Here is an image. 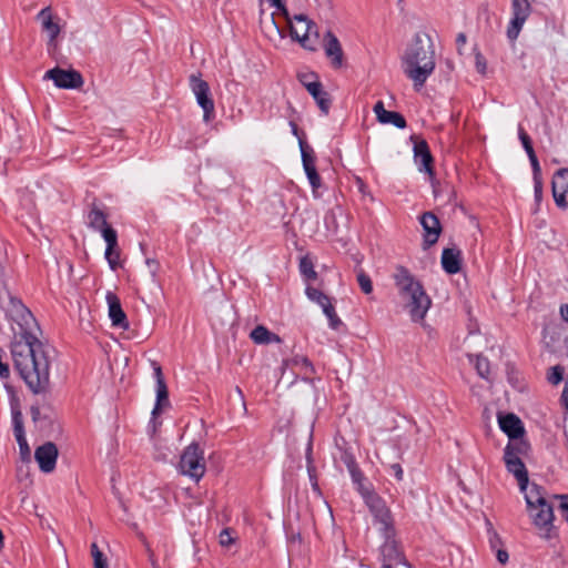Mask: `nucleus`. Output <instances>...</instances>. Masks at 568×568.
I'll return each instance as SVG.
<instances>
[{"instance_id": "44", "label": "nucleus", "mask_w": 568, "mask_h": 568, "mask_svg": "<svg viewBox=\"0 0 568 568\" xmlns=\"http://www.w3.org/2000/svg\"><path fill=\"white\" fill-rule=\"evenodd\" d=\"M527 155H528V158L530 160V163H531L534 178H541V170H540V165H539L538 159H537V156L535 154V151L528 153Z\"/></svg>"}, {"instance_id": "3", "label": "nucleus", "mask_w": 568, "mask_h": 568, "mask_svg": "<svg viewBox=\"0 0 568 568\" xmlns=\"http://www.w3.org/2000/svg\"><path fill=\"white\" fill-rule=\"evenodd\" d=\"M403 308L415 323H422L432 306L423 284L407 268L398 266L393 275Z\"/></svg>"}, {"instance_id": "14", "label": "nucleus", "mask_w": 568, "mask_h": 568, "mask_svg": "<svg viewBox=\"0 0 568 568\" xmlns=\"http://www.w3.org/2000/svg\"><path fill=\"white\" fill-rule=\"evenodd\" d=\"M306 296L317 305H320L323 310V313L326 315L329 326L334 329H336L341 325V320L337 316L335 308L327 295H325L320 290L307 286L305 290Z\"/></svg>"}, {"instance_id": "21", "label": "nucleus", "mask_w": 568, "mask_h": 568, "mask_svg": "<svg viewBox=\"0 0 568 568\" xmlns=\"http://www.w3.org/2000/svg\"><path fill=\"white\" fill-rule=\"evenodd\" d=\"M412 140L414 141V160L418 165L419 171H424L429 174V176H433V156L430 154L427 142L414 136Z\"/></svg>"}, {"instance_id": "2", "label": "nucleus", "mask_w": 568, "mask_h": 568, "mask_svg": "<svg viewBox=\"0 0 568 568\" xmlns=\"http://www.w3.org/2000/svg\"><path fill=\"white\" fill-rule=\"evenodd\" d=\"M402 68L416 89H420L435 70V50L430 36L417 32L402 57Z\"/></svg>"}, {"instance_id": "52", "label": "nucleus", "mask_w": 568, "mask_h": 568, "mask_svg": "<svg viewBox=\"0 0 568 568\" xmlns=\"http://www.w3.org/2000/svg\"><path fill=\"white\" fill-rule=\"evenodd\" d=\"M31 415H32L33 420H37V418L40 415V409L38 407H32L31 408Z\"/></svg>"}, {"instance_id": "6", "label": "nucleus", "mask_w": 568, "mask_h": 568, "mask_svg": "<svg viewBox=\"0 0 568 568\" xmlns=\"http://www.w3.org/2000/svg\"><path fill=\"white\" fill-rule=\"evenodd\" d=\"M290 31L293 39L306 49L314 51L317 47L320 33L316 26L305 16H295L290 21Z\"/></svg>"}, {"instance_id": "17", "label": "nucleus", "mask_w": 568, "mask_h": 568, "mask_svg": "<svg viewBox=\"0 0 568 568\" xmlns=\"http://www.w3.org/2000/svg\"><path fill=\"white\" fill-rule=\"evenodd\" d=\"M323 49L334 69H341L344 65V52L341 42L331 31L324 34Z\"/></svg>"}, {"instance_id": "34", "label": "nucleus", "mask_w": 568, "mask_h": 568, "mask_svg": "<svg viewBox=\"0 0 568 568\" xmlns=\"http://www.w3.org/2000/svg\"><path fill=\"white\" fill-rule=\"evenodd\" d=\"M297 78L302 85L307 90V92L322 83L318 79V75L314 72H301L298 73Z\"/></svg>"}, {"instance_id": "48", "label": "nucleus", "mask_w": 568, "mask_h": 568, "mask_svg": "<svg viewBox=\"0 0 568 568\" xmlns=\"http://www.w3.org/2000/svg\"><path fill=\"white\" fill-rule=\"evenodd\" d=\"M390 469L398 480L403 479V469L399 464H393Z\"/></svg>"}, {"instance_id": "26", "label": "nucleus", "mask_w": 568, "mask_h": 568, "mask_svg": "<svg viewBox=\"0 0 568 568\" xmlns=\"http://www.w3.org/2000/svg\"><path fill=\"white\" fill-rule=\"evenodd\" d=\"M154 376L156 379V404L153 409V415L158 414L162 408L169 405L168 387L162 375V369L159 365L154 367Z\"/></svg>"}, {"instance_id": "42", "label": "nucleus", "mask_w": 568, "mask_h": 568, "mask_svg": "<svg viewBox=\"0 0 568 568\" xmlns=\"http://www.w3.org/2000/svg\"><path fill=\"white\" fill-rule=\"evenodd\" d=\"M518 134H519V139L523 143V146L525 149V151L528 153L532 152L534 149H532V145H531V141H530V138L528 136V134L524 131L523 128H519L518 130Z\"/></svg>"}, {"instance_id": "10", "label": "nucleus", "mask_w": 568, "mask_h": 568, "mask_svg": "<svg viewBox=\"0 0 568 568\" xmlns=\"http://www.w3.org/2000/svg\"><path fill=\"white\" fill-rule=\"evenodd\" d=\"M534 0H511V18L509 20L506 36L510 42H515L526 21L532 12Z\"/></svg>"}, {"instance_id": "7", "label": "nucleus", "mask_w": 568, "mask_h": 568, "mask_svg": "<svg viewBox=\"0 0 568 568\" xmlns=\"http://www.w3.org/2000/svg\"><path fill=\"white\" fill-rule=\"evenodd\" d=\"M526 449V443H509L504 453V460L507 467V470L511 473L519 485L521 491H525L528 487V473L527 469L519 458V454L524 453Z\"/></svg>"}, {"instance_id": "53", "label": "nucleus", "mask_w": 568, "mask_h": 568, "mask_svg": "<svg viewBox=\"0 0 568 568\" xmlns=\"http://www.w3.org/2000/svg\"><path fill=\"white\" fill-rule=\"evenodd\" d=\"M236 394H239L241 397H243V393L240 387H236Z\"/></svg>"}, {"instance_id": "41", "label": "nucleus", "mask_w": 568, "mask_h": 568, "mask_svg": "<svg viewBox=\"0 0 568 568\" xmlns=\"http://www.w3.org/2000/svg\"><path fill=\"white\" fill-rule=\"evenodd\" d=\"M351 476H352V479H353L354 484L356 485V489L361 494V487H367L364 484V476H363V474L357 468L354 467V468L351 469Z\"/></svg>"}, {"instance_id": "43", "label": "nucleus", "mask_w": 568, "mask_h": 568, "mask_svg": "<svg viewBox=\"0 0 568 568\" xmlns=\"http://www.w3.org/2000/svg\"><path fill=\"white\" fill-rule=\"evenodd\" d=\"M219 541L221 546L229 547L234 542V538L229 529H224L220 532Z\"/></svg>"}, {"instance_id": "39", "label": "nucleus", "mask_w": 568, "mask_h": 568, "mask_svg": "<svg viewBox=\"0 0 568 568\" xmlns=\"http://www.w3.org/2000/svg\"><path fill=\"white\" fill-rule=\"evenodd\" d=\"M357 282L359 284L361 290L365 294H371L373 292V284L368 275H366L364 272H359L357 274Z\"/></svg>"}, {"instance_id": "4", "label": "nucleus", "mask_w": 568, "mask_h": 568, "mask_svg": "<svg viewBox=\"0 0 568 568\" xmlns=\"http://www.w3.org/2000/svg\"><path fill=\"white\" fill-rule=\"evenodd\" d=\"M36 20L40 23L42 31L47 36V51L50 55H55L60 50L59 38L62 33L63 26L61 19L53 12L50 6L41 9L36 16Z\"/></svg>"}, {"instance_id": "45", "label": "nucleus", "mask_w": 568, "mask_h": 568, "mask_svg": "<svg viewBox=\"0 0 568 568\" xmlns=\"http://www.w3.org/2000/svg\"><path fill=\"white\" fill-rule=\"evenodd\" d=\"M560 500L559 510L561 511L562 517L568 523V495H559L555 496Z\"/></svg>"}, {"instance_id": "18", "label": "nucleus", "mask_w": 568, "mask_h": 568, "mask_svg": "<svg viewBox=\"0 0 568 568\" xmlns=\"http://www.w3.org/2000/svg\"><path fill=\"white\" fill-rule=\"evenodd\" d=\"M420 224L424 230V248H428L438 241L442 225L438 217L432 212H426L420 216Z\"/></svg>"}, {"instance_id": "28", "label": "nucleus", "mask_w": 568, "mask_h": 568, "mask_svg": "<svg viewBox=\"0 0 568 568\" xmlns=\"http://www.w3.org/2000/svg\"><path fill=\"white\" fill-rule=\"evenodd\" d=\"M89 226L95 231H100L102 237L106 230H113L106 222V215L97 206H93L88 214Z\"/></svg>"}, {"instance_id": "16", "label": "nucleus", "mask_w": 568, "mask_h": 568, "mask_svg": "<svg viewBox=\"0 0 568 568\" xmlns=\"http://www.w3.org/2000/svg\"><path fill=\"white\" fill-rule=\"evenodd\" d=\"M551 191L556 205L559 209L568 207V169H559L551 181Z\"/></svg>"}, {"instance_id": "5", "label": "nucleus", "mask_w": 568, "mask_h": 568, "mask_svg": "<svg viewBox=\"0 0 568 568\" xmlns=\"http://www.w3.org/2000/svg\"><path fill=\"white\" fill-rule=\"evenodd\" d=\"M179 470L182 475L199 481L205 474L206 466L202 449L197 444L189 445L181 455Z\"/></svg>"}, {"instance_id": "38", "label": "nucleus", "mask_w": 568, "mask_h": 568, "mask_svg": "<svg viewBox=\"0 0 568 568\" xmlns=\"http://www.w3.org/2000/svg\"><path fill=\"white\" fill-rule=\"evenodd\" d=\"M300 146L302 153L303 168L306 166V163L310 165L315 164V156L313 155L312 149L305 145L302 141L300 142Z\"/></svg>"}, {"instance_id": "12", "label": "nucleus", "mask_w": 568, "mask_h": 568, "mask_svg": "<svg viewBox=\"0 0 568 568\" xmlns=\"http://www.w3.org/2000/svg\"><path fill=\"white\" fill-rule=\"evenodd\" d=\"M11 422L13 427V435L19 445L20 455L22 459H29L31 449L26 438L23 417L18 400L11 402Z\"/></svg>"}, {"instance_id": "40", "label": "nucleus", "mask_w": 568, "mask_h": 568, "mask_svg": "<svg viewBox=\"0 0 568 568\" xmlns=\"http://www.w3.org/2000/svg\"><path fill=\"white\" fill-rule=\"evenodd\" d=\"M475 67L480 74H485L487 71L486 59L478 50H475Z\"/></svg>"}, {"instance_id": "50", "label": "nucleus", "mask_w": 568, "mask_h": 568, "mask_svg": "<svg viewBox=\"0 0 568 568\" xmlns=\"http://www.w3.org/2000/svg\"><path fill=\"white\" fill-rule=\"evenodd\" d=\"M561 399L566 408H568V383L564 387Z\"/></svg>"}, {"instance_id": "23", "label": "nucleus", "mask_w": 568, "mask_h": 568, "mask_svg": "<svg viewBox=\"0 0 568 568\" xmlns=\"http://www.w3.org/2000/svg\"><path fill=\"white\" fill-rule=\"evenodd\" d=\"M103 239L106 243L105 258L110 267L116 270L120 266V252L118 250V235L115 230H106Z\"/></svg>"}, {"instance_id": "49", "label": "nucleus", "mask_w": 568, "mask_h": 568, "mask_svg": "<svg viewBox=\"0 0 568 568\" xmlns=\"http://www.w3.org/2000/svg\"><path fill=\"white\" fill-rule=\"evenodd\" d=\"M467 38L464 33H459L456 38L458 52L460 53L462 48L466 44Z\"/></svg>"}, {"instance_id": "25", "label": "nucleus", "mask_w": 568, "mask_h": 568, "mask_svg": "<svg viewBox=\"0 0 568 568\" xmlns=\"http://www.w3.org/2000/svg\"><path fill=\"white\" fill-rule=\"evenodd\" d=\"M283 369L292 368L293 371H296L298 374L304 375L305 378L311 377L315 369L312 365V363L308 361L307 357L302 355H295L292 358L284 359L282 363Z\"/></svg>"}, {"instance_id": "33", "label": "nucleus", "mask_w": 568, "mask_h": 568, "mask_svg": "<svg viewBox=\"0 0 568 568\" xmlns=\"http://www.w3.org/2000/svg\"><path fill=\"white\" fill-rule=\"evenodd\" d=\"M300 272L305 277V280L315 281L317 278V273L314 270V264L307 256H304L300 261Z\"/></svg>"}, {"instance_id": "9", "label": "nucleus", "mask_w": 568, "mask_h": 568, "mask_svg": "<svg viewBox=\"0 0 568 568\" xmlns=\"http://www.w3.org/2000/svg\"><path fill=\"white\" fill-rule=\"evenodd\" d=\"M361 495L364 498L371 513L375 517V520L381 525V529L384 530L388 537L393 526V519L385 501L369 487H361Z\"/></svg>"}, {"instance_id": "46", "label": "nucleus", "mask_w": 568, "mask_h": 568, "mask_svg": "<svg viewBox=\"0 0 568 568\" xmlns=\"http://www.w3.org/2000/svg\"><path fill=\"white\" fill-rule=\"evenodd\" d=\"M534 192H535V200H536L537 204H539L542 199V180H541V178H534Z\"/></svg>"}, {"instance_id": "11", "label": "nucleus", "mask_w": 568, "mask_h": 568, "mask_svg": "<svg viewBox=\"0 0 568 568\" xmlns=\"http://www.w3.org/2000/svg\"><path fill=\"white\" fill-rule=\"evenodd\" d=\"M43 79L52 80L54 85L59 89H79L83 85L82 75L73 69L64 70L57 67L48 70Z\"/></svg>"}, {"instance_id": "29", "label": "nucleus", "mask_w": 568, "mask_h": 568, "mask_svg": "<svg viewBox=\"0 0 568 568\" xmlns=\"http://www.w3.org/2000/svg\"><path fill=\"white\" fill-rule=\"evenodd\" d=\"M251 339L255 344H271V343H281V337L271 331H268L263 325H257L250 334Z\"/></svg>"}, {"instance_id": "35", "label": "nucleus", "mask_w": 568, "mask_h": 568, "mask_svg": "<svg viewBox=\"0 0 568 568\" xmlns=\"http://www.w3.org/2000/svg\"><path fill=\"white\" fill-rule=\"evenodd\" d=\"M304 171L307 175V179L310 181V184L312 185L313 193L316 195L317 189L321 186V178L316 171L315 164L310 165L306 163V166L304 168Z\"/></svg>"}, {"instance_id": "8", "label": "nucleus", "mask_w": 568, "mask_h": 568, "mask_svg": "<svg viewBox=\"0 0 568 568\" xmlns=\"http://www.w3.org/2000/svg\"><path fill=\"white\" fill-rule=\"evenodd\" d=\"M189 84L196 103L203 111V120L211 121L214 118L215 105L209 83L201 78L200 73H193L189 78Z\"/></svg>"}, {"instance_id": "13", "label": "nucleus", "mask_w": 568, "mask_h": 568, "mask_svg": "<svg viewBox=\"0 0 568 568\" xmlns=\"http://www.w3.org/2000/svg\"><path fill=\"white\" fill-rule=\"evenodd\" d=\"M532 523L538 529L539 536L542 538H550L551 530L554 528V513L552 507L547 504H541L535 508L534 511H529Z\"/></svg>"}, {"instance_id": "31", "label": "nucleus", "mask_w": 568, "mask_h": 568, "mask_svg": "<svg viewBox=\"0 0 568 568\" xmlns=\"http://www.w3.org/2000/svg\"><path fill=\"white\" fill-rule=\"evenodd\" d=\"M308 93L313 97V99L316 101L317 106L323 112V114H328L332 100L329 94L323 89V84L320 83L316 85V88L308 91Z\"/></svg>"}, {"instance_id": "15", "label": "nucleus", "mask_w": 568, "mask_h": 568, "mask_svg": "<svg viewBox=\"0 0 568 568\" xmlns=\"http://www.w3.org/2000/svg\"><path fill=\"white\" fill-rule=\"evenodd\" d=\"M59 450L55 444L47 442L36 448L34 459L42 473H52L55 468Z\"/></svg>"}, {"instance_id": "22", "label": "nucleus", "mask_w": 568, "mask_h": 568, "mask_svg": "<svg viewBox=\"0 0 568 568\" xmlns=\"http://www.w3.org/2000/svg\"><path fill=\"white\" fill-rule=\"evenodd\" d=\"M500 429L508 435L510 443H518L523 434L524 427L521 420L515 414L498 416Z\"/></svg>"}, {"instance_id": "1", "label": "nucleus", "mask_w": 568, "mask_h": 568, "mask_svg": "<svg viewBox=\"0 0 568 568\" xmlns=\"http://www.w3.org/2000/svg\"><path fill=\"white\" fill-rule=\"evenodd\" d=\"M7 314L18 325V328L11 327V356L14 367L34 394L43 393L50 384L52 349L36 336V320L19 300L9 298Z\"/></svg>"}, {"instance_id": "47", "label": "nucleus", "mask_w": 568, "mask_h": 568, "mask_svg": "<svg viewBox=\"0 0 568 568\" xmlns=\"http://www.w3.org/2000/svg\"><path fill=\"white\" fill-rule=\"evenodd\" d=\"M496 557L501 565H505L509 558L508 552L505 549H498Z\"/></svg>"}, {"instance_id": "30", "label": "nucleus", "mask_w": 568, "mask_h": 568, "mask_svg": "<svg viewBox=\"0 0 568 568\" xmlns=\"http://www.w3.org/2000/svg\"><path fill=\"white\" fill-rule=\"evenodd\" d=\"M523 493L525 494V499L529 511H534L536 507L548 503L544 497L540 487L537 485H531L530 487L528 486Z\"/></svg>"}, {"instance_id": "27", "label": "nucleus", "mask_w": 568, "mask_h": 568, "mask_svg": "<svg viewBox=\"0 0 568 568\" xmlns=\"http://www.w3.org/2000/svg\"><path fill=\"white\" fill-rule=\"evenodd\" d=\"M462 252L457 248H444L442 253V266L448 274L460 271Z\"/></svg>"}, {"instance_id": "36", "label": "nucleus", "mask_w": 568, "mask_h": 568, "mask_svg": "<svg viewBox=\"0 0 568 568\" xmlns=\"http://www.w3.org/2000/svg\"><path fill=\"white\" fill-rule=\"evenodd\" d=\"M91 555L93 558L94 568H109L106 557L99 549L95 542L91 545Z\"/></svg>"}, {"instance_id": "19", "label": "nucleus", "mask_w": 568, "mask_h": 568, "mask_svg": "<svg viewBox=\"0 0 568 568\" xmlns=\"http://www.w3.org/2000/svg\"><path fill=\"white\" fill-rule=\"evenodd\" d=\"M383 565L389 568H412L405 560L402 551L394 540L387 539L382 546Z\"/></svg>"}, {"instance_id": "51", "label": "nucleus", "mask_w": 568, "mask_h": 568, "mask_svg": "<svg viewBox=\"0 0 568 568\" xmlns=\"http://www.w3.org/2000/svg\"><path fill=\"white\" fill-rule=\"evenodd\" d=\"M561 318L568 323V304H565L560 307Z\"/></svg>"}, {"instance_id": "24", "label": "nucleus", "mask_w": 568, "mask_h": 568, "mask_svg": "<svg viewBox=\"0 0 568 568\" xmlns=\"http://www.w3.org/2000/svg\"><path fill=\"white\" fill-rule=\"evenodd\" d=\"M374 113L377 120L383 124H393L398 129H404L406 126V120L404 116L394 111H387L382 101H378L374 105Z\"/></svg>"}, {"instance_id": "32", "label": "nucleus", "mask_w": 568, "mask_h": 568, "mask_svg": "<svg viewBox=\"0 0 568 568\" xmlns=\"http://www.w3.org/2000/svg\"><path fill=\"white\" fill-rule=\"evenodd\" d=\"M470 363L475 364L478 375L485 379L489 377V362L487 358L479 355H468Z\"/></svg>"}, {"instance_id": "20", "label": "nucleus", "mask_w": 568, "mask_h": 568, "mask_svg": "<svg viewBox=\"0 0 568 568\" xmlns=\"http://www.w3.org/2000/svg\"><path fill=\"white\" fill-rule=\"evenodd\" d=\"M105 300L108 304V314L112 325L128 329L129 322L124 311L122 310L120 298L113 292L109 291L105 294Z\"/></svg>"}, {"instance_id": "37", "label": "nucleus", "mask_w": 568, "mask_h": 568, "mask_svg": "<svg viewBox=\"0 0 568 568\" xmlns=\"http://www.w3.org/2000/svg\"><path fill=\"white\" fill-rule=\"evenodd\" d=\"M564 368L559 365L554 366L549 369L547 379L552 385H558L562 381Z\"/></svg>"}]
</instances>
